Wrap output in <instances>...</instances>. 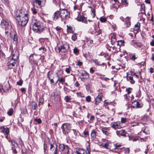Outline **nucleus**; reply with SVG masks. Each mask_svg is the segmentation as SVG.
<instances>
[{
    "mask_svg": "<svg viewBox=\"0 0 154 154\" xmlns=\"http://www.w3.org/2000/svg\"><path fill=\"white\" fill-rule=\"evenodd\" d=\"M70 17V13L66 9H60L56 11L53 15V20L55 21L60 17L62 21L66 20Z\"/></svg>",
    "mask_w": 154,
    "mask_h": 154,
    "instance_id": "obj_1",
    "label": "nucleus"
},
{
    "mask_svg": "<svg viewBox=\"0 0 154 154\" xmlns=\"http://www.w3.org/2000/svg\"><path fill=\"white\" fill-rule=\"evenodd\" d=\"M11 54L9 57L10 60L8 63V66L9 68L11 69L15 66L16 61L19 57V53L17 49H14L11 51Z\"/></svg>",
    "mask_w": 154,
    "mask_h": 154,
    "instance_id": "obj_2",
    "label": "nucleus"
},
{
    "mask_svg": "<svg viewBox=\"0 0 154 154\" xmlns=\"http://www.w3.org/2000/svg\"><path fill=\"white\" fill-rule=\"evenodd\" d=\"M20 14L17 16L16 20L19 26H24L26 24L29 19L28 14H23L21 13L22 10H20Z\"/></svg>",
    "mask_w": 154,
    "mask_h": 154,
    "instance_id": "obj_3",
    "label": "nucleus"
},
{
    "mask_svg": "<svg viewBox=\"0 0 154 154\" xmlns=\"http://www.w3.org/2000/svg\"><path fill=\"white\" fill-rule=\"evenodd\" d=\"M33 31L36 32H42L44 29L42 23L38 22L33 23L32 26Z\"/></svg>",
    "mask_w": 154,
    "mask_h": 154,
    "instance_id": "obj_4",
    "label": "nucleus"
},
{
    "mask_svg": "<svg viewBox=\"0 0 154 154\" xmlns=\"http://www.w3.org/2000/svg\"><path fill=\"white\" fill-rule=\"evenodd\" d=\"M61 128L63 133L66 135L69 133L70 131L71 125L69 123H64L62 125Z\"/></svg>",
    "mask_w": 154,
    "mask_h": 154,
    "instance_id": "obj_5",
    "label": "nucleus"
},
{
    "mask_svg": "<svg viewBox=\"0 0 154 154\" xmlns=\"http://www.w3.org/2000/svg\"><path fill=\"white\" fill-rule=\"evenodd\" d=\"M69 46L68 43H65L58 48L59 53L61 54L62 52H66L68 50Z\"/></svg>",
    "mask_w": 154,
    "mask_h": 154,
    "instance_id": "obj_6",
    "label": "nucleus"
},
{
    "mask_svg": "<svg viewBox=\"0 0 154 154\" xmlns=\"http://www.w3.org/2000/svg\"><path fill=\"white\" fill-rule=\"evenodd\" d=\"M59 147L60 149L64 154H68L69 153V150L68 146L63 144H60Z\"/></svg>",
    "mask_w": 154,
    "mask_h": 154,
    "instance_id": "obj_7",
    "label": "nucleus"
},
{
    "mask_svg": "<svg viewBox=\"0 0 154 154\" xmlns=\"http://www.w3.org/2000/svg\"><path fill=\"white\" fill-rule=\"evenodd\" d=\"M110 125L112 128L115 129L120 128H122L121 123L119 121L112 122L111 123Z\"/></svg>",
    "mask_w": 154,
    "mask_h": 154,
    "instance_id": "obj_8",
    "label": "nucleus"
},
{
    "mask_svg": "<svg viewBox=\"0 0 154 154\" xmlns=\"http://www.w3.org/2000/svg\"><path fill=\"white\" fill-rule=\"evenodd\" d=\"M1 129V132L3 133L5 135V137L8 139V136L9 133V129L8 128H5L4 126H1L0 127Z\"/></svg>",
    "mask_w": 154,
    "mask_h": 154,
    "instance_id": "obj_9",
    "label": "nucleus"
},
{
    "mask_svg": "<svg viewBox=\"0 0 154 154\" xmlns=\"http://www.w3.org/2000/svg\"><path fill=\"white\" fill-rule=\"evenodd\" d=\"M102 94L101 93H99L97 97L95 99V104L96 105H98L102 100Z\"/></svg>",
    "mask_w": 154,
    "mask_h": 154,
    "instance_id": "obj_10",
    "label": "nucleus"
},
{
    "mask_svg": "<svg viewBox=\"0 0 154 154\" xmlns=\"http://www.w3.org/2000/svg\"><path fill=\"white\" fill-rule=\"evenodd\" d=\"M1 25L3 28L8 29L9 27V23L6 20H2L1 22Z\"/></svg>",
    "mask_w": 154,
    "mask_h": 154,
    "instance_id": "obj_11",
    "label": "nucleus"
},
{
    "mask_svg": "<svg viewBox=\"0 0 154 154\" xmlns=\"http://www.w3.org/2000/svg\"><path fill=\"white\" fill-rule=\"evenodd\" d=\"M142 106L143 104L141 103H140L139 102L135 101L132 103L131 106L133 108H139L142 107Z\"/></svg>",
    "mask_w": 154,
    "mask_h": 154,
    "instance_id": "obj_12",
    "label": "nucleus"
},
{
    "mask_svg": "<svg viewBox=\"0 0 154 154\" xmlns=\"http://www.w3.org/2000/svg\"><path fill=\"white\" fill-rule=\"evenodd\" d=\"M78 21H81L85 23H87V18L84 17L79 15L76 18Z\"/></svg>",
    "mask_w": 154,
    "mask_h": 154,
    "instance_id": "obj_13",
    "label": "nucleus"
},
{
    "mask_svg": "<svg viewBox=\"0 0 154 154\" xmlns=\"http://www.w3.org/2000/svg\"><path fill=\"white\" fill-rule=\"evenodd\" d=\"M8 141L11 143V149L17 148V143L14 140H10Z\"/></svg>",
    "mask_w": 154,
    "mask_h": 154,
    "instance_id": "obj_14",
    "label": "nucleus"
},
{
    "mask_svg": "<svg viewBox=\"0 0 154 154\" xmlns=\"http://www.w3.org/2000/svg\"><path fill=\"white\" fill-rule=\"evenodd\" d=\"M117 134L119 136H125L127 132L124 130H121L119 131H116Z\"/></svg>",
    "mask_w": 154,
    "mask_h": 154,
    "instance_id": "obj_15",
    "label": "nucleus"
},
{
    "mask_svg": "<svg viewBox=\"0 0 154 154\" xmlns=\"http://www.w3.org/2000/svg\"><path fill=\"white\" fill-rule=\"evenodd\" d=\"M42 0H33V4L35 6L37 7H40L42 3Z\"/></svg>",
    "mask_w": 154,
    "mask_h": 154,
    "instance_id": "obj_16",
    "label": "nucleus"
},
{
    "mask_svg": "<svg viewBox=\"0 0 154 154\" xmlns=\"http://www.w3.org/2000/svg\"><path fill=\"white\" fill-rule=\"evenodd\" d=\"M75 154H87L86 150L82 149H79L74 152Z\"/></svg>",
    "mask_w": 154,
    "mask_h": 154,
    "instance_id": "obj_17",
    "label": "nucleus"
},
{
    "mask_svg": "<svg viewBox=\"0 0 154 154\" xmlns=\"http://www.w3.org/2000/svg\"><path fill=\"white\" fill-rule=\"evenodd\" d=\"M108 128L104 127L102 128L101 131L103 134L107 136H110L111 133L108 132Z\"/></svg>",
    "mask_w": 154,
    "mask_h": 154,
    "instance_id": "obj_18",
    "label": "nucleus"
},
{
    "mask_svg": "<svg viewBox=\"0 0 154 154\" xmlns=\"http://www.w3.org/2000/svg\"><path fill=\"white\" fill-rule=\"evenodd\" d=\"M127 80L130 82L132 84H134V83L135 81L133 79V75H131L130 76H127Z\"/></svg>",
    "mask_w": 154,
    "mask_h": 154,
    "instance_id": "obj_19",
    "label": "nucleus"
},
{
    "mask_svg": "<svg viewBox=\"0 0 154 154\" xmlns=\"http://www.w3.org/2000/svg\"><path fill=\"white\" fill-rule=\"evenodd\" d=\"M97 134V132L95 131V130H92L91 131V138L92 140H94L96 138V135Z\"/></svg>",
    "mask_w": 154,
    "mask_h": 154,
    "instance_id": "obj_20",
    "label": "nucleus"
},
{
    "mask_svg": "<svg viewBox=\"0 0 154 154\" xmlns=\"http://www.w3.org/2000/svg\"><path fill=\"white\" fill-rule=\"evenodd\" d=\"M11 40L12 41H13V42L14 44H16L17 43V36L15 34H14L13 36H11Z\"/></svg>",
    "mask_w": 154,
    "mask_h": 154,
    "instance_id": "obj_21",
    "label": "nucleus"
},
{
    "mask_svg": "<svg viewBox=\"0 0 154 154\" xmlns=\"http://www.w3.org/2000/svg\"><path fill=\"white\" fill-rule=\"evenodd\" d=\"M7 88H5V87H2V86L0 85V92H1L2 89L4 92H7L9 90L10 88L9 85H7Z\"/></svg>",
    "mask_w": 154,
    "mask_h": 154,
    "instance_id": "obj_22",
    "label": "nucleus"
},
{
    "mask_svg": "<svg viewBox=\"0 0 154 154\" xmlns=\"http://www.w3.org/2000/svg\"><path fill=\"white\" fill-rule=\"evenodd\" d=\"M81 75L83 76V78L84 79H88L89 77V74L86 71L82 72Z\"/></svg>",
    "mask_w": 154,
    "mask_h": 154,
    "instance_id": "obj_23",
    "label": "nucleus"
},
{
    "mask_svg": "<svg viewBox=\"0 0 154 154\" xmlns=\"http://www.w3.org/2000/svg\"><path fill=\"white\" fill-rule=\"evenodd\" d=\"M140 23L139 22H137L134 26V30L138 31L140 29Z\"/></svg>",
    "mask_w": 154,
    "mask_h": 154,
    "instance_id": "obj_24",
    "label": "nucleus"
},
{
    "mask_svg": "<svg viewBox=\"0 0 154 154\" xmlns=\"http://www.w3.org/2000/svg\"><path fill=\"white\" fill-rule=\"evenodd\" d=\"M141 12V13L143 14H145V6L144 4L141 5L140 6Z\"/></svg>",
    "mask_w": 154,
    "mask_h": 154,
    "instance_id": "obj_25",
    "label": "nucleus"
},
{
    "mask_svg": "<svg viewBox=\"0 0 154 154\" xmlns=\"http://www.w3.org/2000/svg\"><path fill=\"white\" fill-rule=\"evenodd\" d=\"M130 18L129 17H127L125 18V22L126 23V24L128 26H129L130 25Z\"/></svg>",
    "mask_w": 154,
    "mask_h": 154,
    "instance_id": "obj_26",
    "label": "nucleus"
},
{
    "mask_svg": "<svg viewBox=\"0 0 154 154\" xmlns=\"http://www.w3.org/2000/svg\"><path fill=\"white\" fill-rule=\"evenodd\" d=\"M31 105L32 109L33 110L35 109L37 107V103L35 102H32Z\"/></svg>",
    "mask_w": 154,
    "mask_h": 154,
    "instance_id": "obj_27",
    "label": "nucleus"
},
{
    "mask_svg": "<svg viewBox=\"0 0 154 154\" xmlns=\"http://www.w3.org/2000/svg\"><path fill=\"white\" fill-rule=\"evenodd\" d=\"M57 76L58 77V79L57 80V81H59L62 84H63V83L65 81V79L63 78H61L60 79L59 76L57 74Z\"/></svg>",
    "mask_w": 154,
    "mask_h": 154,
    "instance_id": "obj_28",
    "label": "nucleus"
},
{
    "mask_svg": "<svg viewBox=\"0 0 154 154\" xmlns=\"http://www.w3.org/2000/svg\"><path fill=\"white\" fill-rule=\"evenodd\" d=\"M33 55V54H31L29 58V62L31 63H32L34 62Z\"/></svg>",
    "mask_w": 154,
    "mask_h": 154,
    "instance_id": "obj_29",
    "label": "nucleus"
},
{
    "mask_svg": "<svg viewBox=\"0 0 154 154\" xmlns=\"http://www.w3.org/2000/svg\"><path fill=\"white\" fill-rule=\"evenodd\" d=\"M125 42L123 40H119L117 41V45L119 46H122L124 45Z\"/></svg>",
    "mask_w": 154,
    "mask_h": 154,
    "instance_id": "obj_30",
    "label": "nucleus"
},
{
    "mask_svg": "<svg viewBox=\"0 0 154 154\" xmlns=\"http://www.w3.org/2000/svg\"><path fill=\"white\" fill-rule=\"evenodd\" d=\"M102 146L104 147L107 149H109L110 146L109 145V144L107 142L105 144H103Z\"/></svg>",
    "mask_w": 154,
    "mask_h": 154,
    "instance_id": "obj_31",
    "label": "nucleus"
},
{
    "mask_svg": "<svg viewBox=\"0 0 154 154\" xmlns=\"http://www.w3.org/2000/svg\"><path fill=\"white\" fill-rule=\"evenodd\" d=\"M7 114L9 116H11L13 113V109L12 108H10L7 113Z\"/></svg>",
    "mask_w": 154,
    "mask_h": 154,
    "instance_id": "obj_32",
    "label": "nucleus"
},
{
    "mask_svg": "<svg viewBox=\"0 0 154 154\" xmlns=\"http://www.w3.org/2000/svg\"><path fill=\"white\" fill-rule=\"evenodd\" d=\"M100 20L101 22H105L106 21V18L101 17L100 18Z\"/></svg>",
    "mask_w": 154,
    "mask_h": 154,
    "instance_id": "obj_33",
    "label": "nucleus"
},
{
    "mask_svg": "<svg viewBox=\"0 0 154 154\" xmlns=\"http://www.w3.org/2000/svg\"><path fill=\"white\" fill-rule=\"evenodd\" d=\"M122 2V4L124 5H125V6H127L128 5V3L127 2V0H121Z\"/></svg>",
    "mask_w": 154,
    "mask_h": 154,
    "instance_id": "obj_34",
    "label": "nucleus"
},
{
    "mask_svg": "<svg viewBox=\"0 0 154 154\" xmlns=\"http://www.w3.org/2000/svg\"><path fill=\"white\" fill-rule=\"evenodd\" d=\"M93 61L94 62V63H95V64L97 65H102V64H100L99 63V61L97 59L93 60ZM104 64V63H102V64L103 65Z\"/></svg>",
    "mask_w": 154,
    "mask_h": 154,
    "instance_id": "obj_35",
    "label": "nucleus"
},
{
    "mask_svg": "<svg viewBox=\"0 0 154 154\" xmlns=\"http://www.w3.org/2000/svg\"><path fill=\"white\" fill-rule=\"evenodd\" d=\"M91 14L92 15L93 18H94L95 15V10L94 9H92L91 10Z\"/></svg>",
    "mask_w": 154,
    "mask_h": 154,
    "instance_id": "obj_36",
    "label": "nucleus"
},
{
    "mask_svg": "<svg viewBox=\"0 0 154 154\" xmlns=\"http://www.w3.org/2000/svg\"><path fill=\"white\" fill-rule=\"evenodd\" d=\"M141 92L140 89L138 90V91L137 92L136 96L137 97H140L141 95Z\"/></svg>",
    "mask_w": 154,
    "mask_h": 154,
    "instance_id": "obj_37",
    "label": "nucleus"
},
{
    "mask_svg": "<svg viewBox=\"0 0 154 154\" xmlns=\"http://www.w3.org/2000/svg\"><path fill=\"white\" fill-rule=\"evenodd\" d=\"M72 40L75 41L77 39V36L75 34H74L72 36Z\"/></svg>",
    "mask_w": 154,
    "mask_h": 154,
    "instance_id": "obj_38",
    "label": "nucleus"
},
{
    "mask_svg": "<svg viewBox=\"0 0 154 154\" xmlns=\"http://www.w3.org/2000/svg\"><path fill=\"white\" fill-rule=\"evenodd\" d=\"M124 152L125 154H129L130 152V149L129 148H127L125 149Z\"/></svg>",
    "mask_w": 154,
    "mask_h": 154,
    "instance_id": "obj_39",
    "label": "nucleus"
},
{
    "mask_svg": "<svg viewBox=\"0 0 154 154\" xmlns=\"http://www.w3.org/2000/svg\"><path fill=\"white\" fill-rule=\"evenodd\" d=\"M23 81L22 79L18 81L17 82V85L21 86L22 85Z\"/></svg>",
    "mask_w": 154,
    "mask_h": 154,
    "instance_id": "obj_40",
    "label": "nucleus"
},
{
    "mask_svg": "<svg viewBox=\"0 0 154 154\" xmlns=\"http://www.w3.org/2000/svg\"><path fill=\"white\" fill-rule=\"evenodd\" d=\"M71 70V68L69 66L68 68L66 69L65 71L67 73L69 74L70 73Z\"/></svg>",
    "mask_w": 154,
    "mask_h": 154,
    "instance_id": "obj_41",
    "label": "nucleus"
},
{
    "mask_svg": "<svg viewBox=\"0 0 154 154\" xmlns=\"http://www.w3.org/2000/svg\"><path fill=\"white\" fill-rule=\"evenodd\" d=\"M126 122V118H121V123H125Z\"/></svg>",
    "mask_w": 154,
    "mask_h": 154,
    "instance_id": "obj_42",
    "label": "nucleus"
},
{
    "mask_svg": "<svg viewBox=\"0 0 154 154\" xmlns=\"http://www.w3.org/2000/svg\"><path fill=\"white\" fill-rule=\"evenodd\" d=\"M86 101L88 102H89L91 101V97L90 96H88L86 97Z\"/></svg>",
    "mask_w": 154,
    "mask_h": 154,
    "instance_id": "obj_43",
    "label": "nucleus"
},
{
    "mask_svg": "<svg viewBox=\"0 0 154 154\" xmlns=\"http://www.w3.org/2000/svg\"><path fill=\"white\" fill-rule=\"evenodd\" d=\"M31 10L33 13L34 14H36L37 13L36 10L34 8H32Z\"/></svg>",
    "mask_w": 154,
    "mask_h": 154,
    "instance_id": "obj_44",
    "label": "nucleus"
},
{
    "mask_svg": "<svg viewBox=\"0 0 154 154\" xmlns=\"http://www.w3.org/2000/svg\"><path fill=\"white\" fill-rule=\"evenodd\" d=\"M55 148L54 152V154H57L58 151H57V146L56 144H55Z\"/></svg>",
    "mask_w": 154,
    "mask_h": 154,
    "instance_id": "obj_45",
    "label": "nucleus"
},
{
    "mask_svg": "<svg viewBox=\"0 0 154 154\" xmlns=\"http://www.w3.org/2000/svg\"><path fill=\"white\" fill-rule=\"evenodd\" d=\"M34 121L37 122L39 124L41 123L42 122V120L40 119H35Z\"/></svg>",
    "mask_w": 154,
    "mask_h": 154,
    "instance_id": "obj_46",
    "label": "nucleus"
},
{
    "mask_svg": "<svg viewBox=\"0 0 154 154\" xmlns=\"http://www.w3.org/2000/svg\"><path fill=\"white\" fill-rule=\"evenodd\" d=\"M79 50L77 48H75L73 50V52L75 54H77L78 53H79Z\"/></svg>",
    "mask_w": 154,
    "mask_h": 154,
    "instance_id": "obj_47",
    "label": "nucleus"
},
{
    "mask_svg": "<svg viewBox=\"0 0 154 154\" xmlns=\"http://www.w3.org/2000/svg\"><path fill=\"white\" fill-rule=\"evenodd\" d=\"M137 58L135 57L134 54L132 55L130 57L131 59L132 60H134Z\"/></svg>",
    "mask_w": 154,
    "mask_h": 154,
    "instance_id": "obj_48",
    "label": "nucleus"
},
{
    "mask_svg": "<svg viewBox=\"0 0 154 154\" xmlns=\"http://www.w3.org/2000/svg\"><path fill=\"white\" fill-rule=\"evenodd\" d=\"M65 100L66 102H68L69 100L70 99V98L68 96H66L65 98Z\"/></svg>",
    "mask_w": 154,
    "mask_h": 154,
    "instance_id": "obj_49",
    "label": "nucleus"
},
{
    "mask_svg": "<svg viewBox=\"0 0 154 154\" xmlns=\"http://www.w3.org/2000/svg\"><path fill=\"white\" fill-rule=\"evenodd\" d=\"M44 101V99L42 97H41L40 98L39 100V103H43Z\"/></svg>",
    "mask_w": 154,
    "mask_h": 154,
    "instance_id": "obj_50",
    "label": "nucleus"
},
{
    "mask_svg": "<svg viewBox=\"0 0 154 154\" xmlns=\"http://www.w3.org/2000/svg\"><path fill=\"white\" fill-rule=\"evenodd\" d=\"M132 89V88H128L126 89V91L127 92V93L128 94H129L131 93V91H130V90Z\"/></svg>",
    "mask_w": 154,
    "mask_h": 154,
    "instance_id": "obj_51",
    "label": "nucleus"
},
{
    "mask_svg": "<svg viewBox=\"0 0 154 154\" xmlns=\"http://www.w3.org/2000/svg\"><path fill=\"white\" fill-rule=\"evenodd\" d=\"M138 123L137 122H133L131 124V126L132 127H134L138 125Z\"/></svg>",
    "mask_w": 154,
    "mask_h": 154,
    "instance_id": "obj_52",
    "label": "nucleus"
},
{
    "mask_svg": "<svg viewBox=\"0 0 154 154\" xmlns=\"http://www.w3.org/2000/svg\"><path fill=\"white\" fill-rule=\"evenodd\" d=\"M5 54L3 53V52H2L1 51H0V57L1 58V57H3L4 56Z\"/></svg>",
    "mask_w": 154,
    "mask_h": 154,
    "instance_id": "obj_53",
    "label": "nucleus"
},
{
    "mask_svg": "<svg viewBox=\"0 0 154 154\" xmlns=\"http://www.w3.org/2000/svg\"><path fill=\"white\" fill-rule=\"evenodd\" d=\"M16 149V148L11 149L13 150L12 152L14 154H17V152Z\"/></svg>",
    "mask_w": 154,
    "mask_h": 154,
    "instance_id": "obj_54",
    "label": "nucleus"
},
{
    "mask_svg": "<svg viewBox=\"0 0 154 154\" xmlns=\"http://www.w3.org/2000/svg\"><path fill=\"white\" fill-rule=\"evenodd\" d=\"M59 1V0H52V2L54 4H57L58 3Z\"/></svg>",
    "mask_w": 154,
    "mask_h": 154,
    "instance_id": "obj_55",
    "label": "nucleus"
},
{
    "mask_svg": "<svg viewBox=\"0 0 154 154\" xmlns=\"http://www.w3.org/2000/svg\"><path fill=\"white\" fill-rule=\"evenodd\" d=\"M82 64V63L80 61H78L76 65L79 66H81Z\"/></svg>",
    "mask_w": 154,
    "mask_h": 154,
    "instance_id": "obj_56",
    "label": "nucleus"
},
{
    "mask_svg": "<svg viewBox=\"0 0 154 154\" xmlns=\"http://www.w3.org/2000/svg\"><path fill=\"white\" fill-rule=\"evenodd\" d=\"M54 145H55V146L53 144H51L50 148V150H51L53 148H55V144Z\"/></svg>",
    "mask_w": 154,
    "mask_h": 154,
    "instance_id": "obj_57",
    "label": "nucleus"
},
{
    "mask_svg": "<svg viewBox=\"0 0 154 154\" xmlns=\"http://www.w3.org/2000/svg\"><path fill=\"white\" fill-rule=\"evenodd\" d=\"M46 148L47 146H45V145L44 144V153L45 154L46 153Z\"/></svg>",
    "mask_w": 154,
    "mask_h": 154,
    "instance_id": "obj_58",
    "label": "nucleus"
},
{
    "mask_svg": "<svg viewBox=\"0 0 154 154\" xmlns=\"http://www.w3.org/2000/svg\"><path fill=\"white\" fill-rule=\"evenodd\" d=\"M83 134L85 135H88V131H85L83 132Z\"/></svg>",
    "mask_w": 154,
    "mask_h": 154,
    "instance_id": "obj_59",
    "label": "nucleus"
},
{
    "mask_svg": "<svg viewBox=\"0 0 154 154\" xmlns=\"http://www.w3.org/2000/svg\"><path fill=\"white\" fill-rule=\"evenodd\" d=\"M150 45L152 46H154V40H152L150 42Z\"/></svg>",
    "mask_w": 154,
    "mask_h": 154,
    "instance_id": "obj_60",
    "label": "nucleus"
},
{
    "mask_svg": "<svg viewBox=\"0 0 154 154\" xmlns=\"http://www.w3.org/2000/svg\"><path fill=\"white\" fill-rule=\"evenodd\" d=\"M77 95H78V96H79L80 97H82V94L80 92H77L76 93Z\"/></svg>",
    "mask_w": 154,
    "mask_h": 154,
    "instance_id": "obj_61",
    "label": "nucleus"
},
{
    "mask_svg": "<svg viewBox=\"0 0 154 154\" xmlns=\"http://www.w3.org/2000/svg\"><path fill=\"white\" fill-rule=\"evenodd\" d=\"M150 21H151L152 22H154L153 16L152 14L151 15V19L150 20Z\"/></svg>",
    "mask_w": 154,
    "mask_h": 154,
    "instance_id": "obj_62",
    "label": "nucleus"
},
{
    "mask_svg": "<svg viewBox=\"0 0 154 154\" xmlns=\"http://www.w3.org/2000/svg\"><path fill=\"white\" fill-rule=\"evenodd\" d=\"M94 119V116H91L90 118V120L91 121H93Z\"/></svg>",
    "mask_w": 154,
    "mask_h": 154,
    "instance_id": "obj_63",
    "label": "nucleus"
},
{
    "mask_svg": "<svg viewBox=\"0 0 154 154\" xmlns=\"http://www.w3.org/2000/svg\"><path fill=\"white\" fill-rule=\"evenodd\" d=\"M95 71V70L93 69L92 68H91L90 69V72L92 73H93Z\"/></svg>",
    "mask_w": 154,
    "mask_h": 154,
    "instance_id": "obj_64",
    "label": "nucleus"
}]
</instances>
